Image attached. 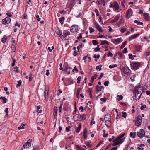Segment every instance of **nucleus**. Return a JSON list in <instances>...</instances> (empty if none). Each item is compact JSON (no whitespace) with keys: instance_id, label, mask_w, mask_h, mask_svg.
<instances>
[{"instance_id":"2f4dec72","label":"nucleus","mask_w":150,"mask_h":150,"mask_svg":"<svg viewBox=\"0 0 150 150\" xmlns=\"http://www.w3.org/2000/svg\"><path fill=\"white\" fill-rule=\"evenodd\" d=\"M65 20V18L64 17H62L59 18V20L60 23H61V25L63 24V22Z\"/></svg>"},{"instance_id":"69168bd1","label":"nucleus","mask_w":150,"mask_h":150,"mask_svg":"<svg viewBox=\"0 0 150 150\" xmlns=\"http://www.w3.org/2000/svg\"><path fill=\"white\" fill-rule=\"evenodd\" d=\"M79 110H81V111L82 112H83V111L84 110V109L83 108V107L81 106L79 108Z\"/></svg>"},{"instance_id":"dca6fc26","label":"nucleus","mask_w":150,"mask_h":150,"mask_svg":"<svg viewBox=\"0 0 150 150\" xmlns=\"http://www.w3.org/2000/svg\"><path fill=\"white\" fill-rule=\"evenodd\" d=\"M139 35V34L137 33L134 34L131 36L129 39V41H130L132 40L135 39Z\"/></svg>"},{"instance_id":"1a4fd4ad","label":"nucleus","mask_w":150,"mask_h":150,"mask_svg":"<svg viewBox=\"0 0 150 150\" xmlns=\"http://www.w3.org/2000/svg\"><path fill=\"white\" fill-rule=\"evenodd\" d=\"M135 93H139V94H142L143 91L142 89L140 87H135Z\"/></svg>"},{"instance_id":"412c9836","label":"nucleus","mask_w":150,"mask_h":150,"mask_svg":"<svg viewBox=\"0 0 150 150\" xmlns=\"http://www.w3.org/2000/svg\"><path fill=\"white\" fill-rule=\"evenodd\" d=\"M83 136L85 139H87V131L86 128H85L84 130Z\"/></svg>"},{"instance_id":"09e8293b","label":"nucleus","mask_w":150,"mask_h":150,"mask_svg":"<svg viewBox=\"0 0 150 150\" xmlns=\"http://www.w3.org/2000/svg\"><path fill=\"white\" fill-rule=\"evenodd\" d=\"M89 29L90 30V33L91 34L95 30L94 28H93L91 27H89Z\"/></svg>"},{"instance_id":"13d9d810","label":"nucleus","mask_w":150,"mask_h":150,"mask_svg":"<svg viewBox=\"0 0 150 150\" xmlns=\"http://www.w3.org/2000/svg\"><path fill=\"white\" fill-rule=\"evenodd\" d=\"M101 1V4H103V6H105V0H100Z\"/></svg>"},{"instance_id":"f257e3e1","label":"nucleus","mask_w":150,"mask_h":150,"mask_svg":"<svg viewBox=\"0 0 150 150\" xmlns=\"http://www.w3.org/2000/svg\"><path fill=\"white\" fill-rule=\"evenodd\" d=\"M125 133H123L120 136H118L113 141L114 142L112 144L113 146H115L121 144L124 141V138H122L124 136Z\"/></svg>"},{"instance_id":"5fc2aeb1","label":"nucleus","mask_w":150,"mask_h":150,"mask_svg":"<svg viewBox=\"0 0 150 150\" xmlns=\"http://www.w3.org/2000/svg\"><path fill=\"white\" fill-rule=\"evenodd\" d=\"M81 79V77L80 76H79L78 77V78L77 79V82L79 84L80 83Z\"/></svg>"},{"instance_id":"6e6552de","label":"nucleus","mask_w":150,"mask_h":150,"mask_svg":"<svg viewBox=\"0 0 150 150\" xmlns=\"http://www.w3.org/2000/svg\"><path fill=\"white\" fill-rule=\"evenodd\" d=\"M133 12L132 10L131 9H129L127 11L126 13V17L127 19H129L132 16Z\"/></svg>"},{"instance_id":"7ed1b4c3","label":"nucleus","mask_w":150,"mask_h":150,"mask_svg":"<svg viewBox=\"0 0 150 150\" xmlns=\"http://www.w3.org/2000/svg\"><path fill=\"white\" fill-rule=\"evenodd\" d=\"M140 65V63L139 62H133L131 64L132 69L134 70L137 69Z\"/></svg>"},{"instance_id":"aec40b11","label":"nucleus","mask_w":150,"mask_h":150,"mask_svg":"<svg viewBox=\"0 0 150 150\" xmlns=\"http://www.w3.org/2000/svg\"><path fill=\"white\" fill-rule=\"evenodd\" d=\"M31 146V143L26 142L23 145V147L25 149L30 147Z\"/></svg>"},{"instance_id":"de8ad7c7","label":"nucleus","mask_w":150,"mask_h":150,"mask_svg":"<svg viewBox=\"0 0 150 150\" xmlns=\"http://www.w3.org/2000/svg\"><path fill=\"white\" fill-rule=\"evenodd\" d=\"M92 43L94 45H96L98 44V43L97 40H92Z\"/></svg>"},{"instance_id":"473e14b6","label":"nucleus","mask_w":150,"mask_h":150,"mask_svg":"<svg viewBox=\"0 0 150 150\" xmlns=\"http://www.w3.org/2000/svg\"><path fill=\"white\" fill-rule=\"evenodd\" d=\"M106 44L108 45L109 44V43L107 41L104 40L101 41V43L100 45H103Z\"/></svg>"},{"instance_id":"37998d69","label":"nucleus","mask_w":150,"mask_h":150,"mask_svg":"<svg viewBox=\"0 0 150 150\" xmlns=\"http://www.w3.org/2000/svg\"><path fill=\"white\" fill-rule=\"evenodd\" d=\"M74 71L77 72L78 71V70L77 68V66H75L74 67V69L72 70V72H74Z\"/></svg>"},{"instance_id":"2eb2a0df","label":"nucleus","mask_w":150,"mask_h":150,"mask_svg":"<svg viewBox=\"0 0 150 150\" xmlns=\"http://www.w3.org/2000/svg\"><path fill=\"white\" fill-rule=\"evenodd\" d=\"M144 18V19L147 21H149L150 20V16L149 14L147 13H145L143 14Z\"/></svg>"},{"instance_id":"c85d7f7f","label":"nucleus","mask_w":150,"mask_h":150,"mask_svg":"<svg viewBox=\"0 0 150 150\" xmlns=\"http://www.w3.org/2000/svg\"><path fill=\"white\" fill-rule=\"evenodd\" d=\"M96 92H98L101 91L100 87L99 85H97L96 86Z\"/></svg>"},{"instance_id":"bf43d9fd","label":"nucleus","mask_w":150,"mask_h":150,"mask_svg":"<svg viewBox=\"0 0 150 150\" xmlns=\"http://www.w3.org/2000/svg\"><path fill=\"white\" fill-rule=\"evenodd\" d=\"M146 107V105H144L141 107L140 109L141 110H143Z\"/></svg>"},{"instance_id":"338daca9","label":"nucleus","mask_w":150,"mask_h":150,"mask_svg":"<svg viewBox=\"0 0 150 150\" xmlns=\"http://www.w3.org/2000/svg\"><path fill=\"white\" fill-rule=\"evenodd\" d=\"M59 13L61 14H64L66 13V11L64 10H62V11H60Z\"/></svg>"},{"instance_id":"a211bd4d","label":"nucleus","mask_w":150,"mask_h":150,"mask_svg":"<svg viewBox=\"0 0 150 150\" xmlns=\"http://www.w3.org/2000/svg\"><path fill=\"white\" fill-rule=\"evenodd\" d=\"M120 15L118 14L115 17L114 19L111 21L112 23H114L117 22L120 18Z\"/></svg>"},{"instance_id":"58836bf2","label":"nucleus","mask_w":150,"mask_h":150,"mask_svg":"<svg viewBox=\"0 0 150 150\" xmlns=\"http://www.w3.org/2000/svg\"><path fill=\"white\" fill-rule=\"evenodd\" d=\"M127 43V41H125L122 44L121 46L120 47V49H123Z\"/></svg>"},{"instance_id":"a878e982","label":"nucleus","mask_w":150,"mask_h":150,"mask_svg":"<svg viewBox=\"0 0 150 150\" xmlns=\"http://www.w3.org/2000/svg\"><path fill=\"white\" fill-rule=\"evenodd\" d=\"M81 123H79V126L78 127L77 129H76V132L77 133H79L80 132V131L81 129Z\"/></svg>"},{"instance_id":"0e129e2a","label":"nucleus","mask_w":150,"mask_h":150,"mask_svg":"<svg viewBox=\"0 0 150 150\" xmlns=\"http://www.w3.org/2000/svg\"><path fill=\"white\" fill-rule=\"evenodd\" d=\"M126 31V28H122L121 29L120 31L122 33H124Z\"/></svg>"},{"instance_id":"774afa93","label":"nucleus","mask_w":150,"mask_h":150,"mask_svg":"<svg viewBox=\"0 0 150 150\" xmlns=\"http://www.w3.org/2000/svg\"><path fill=\"white\" fill-rule=\"evenodd\" d=\"M120 56V58H122V54L121 52H119L117 53Z\"/></svg>"},{"instance_id":"ddd939ff","label":"nucleus","mask_w":150,"mask_h":150,"mask_svg":"<svg viewBox=\"0 0 150 150\" xmlns=\"http://www.w3.org/2000/svg\"><path fill=\"white\" fill-rule=\"evenodd\" d=\"M122 40L121 38H118L117 39H115L114 40V43L115 44H117L121 42Z\"/></svg>"},{"instance_id":"603ef678","label":"nucleus","mask_w":150,"mask_h":150,"mask_svg":"<svg viewBox=\"0 0 150 150\" xmlns=\"http://www.w3.org/2000/svg\"><path fill=\"white\" fill-rule=\"evenodd\" d=\"M122 117L124 118H126V117L127 113L123 111L122 112Z\"/></svg>"},{"instance_id":"4468645a","label":"nucleus","mask_w":150,"mask_h":150,"mask_svg":"<svg viewBox=\"0 0 150 150\" xmlns=\"http://www.w3.org/2000/svg\"><path fill=\"white\" fill-rule=\"evenodd\" d=\"M58 111L57 107L55 106L53 108V115L54 118L55 119L57 117V113Z\"/></svg>"},{"instance_id":"f03ea898","label":"nucleus","mask_w":150,"mask_h":150,"mask_svg":"<svg viewBox=\"0 0 150 150\" xmlns=\"http://www.w3.org/2000/svg\"><path fill=\"white\" fill-rule=\"evenodd\" d=\"M86 117V115L85 114L81 115L76 114L74 117V119L75 121H78L80 120H84Z\"/></svg>"},{"instance_id":"bb28decb","label":"nucleus","mask_w":150,"mask_h":150,"mask_svg":"<svg viewBox=\"0 0 150 150\" xmlns=\"http://www.w3.org/2000/svg\"><path fill=\"white\" fill-rule=\"evenodd\" d=\"M141 94H139V93H135V96L137 100H139V99L140 97L141 96Z\"/></svg>"},{"instance_id":"c9c22d12","label":"nucleus","mask_w":150,"mask_h":150,"mask_svg":"<svg viewBox=\"0 0 150 150\" xmlns=\"http://www.w3.org/2000/svg\"><path fill=\"white\" fill-rule=\"evenodd\" d=\"M11 48L13 52H14L16 51V47L14 44H13L11 47Z\"/></svg>"},{"instance_id":"39448f33","label":"nucleus","mask_w":150,"mask_h":150,"mask_svg":"<svg viewBox=\"0 0 150 150\" xmlns=\"http://www.w3.org/2000/svg\"><path fill=\"white\" fill-rule=\"evenodd\" d=\"M142 118L140 116H138L136 119L135 125L137 126H139L141 125L142 122Z\"/></svg>"},{"instance_id":"9d476101","label":"nucleus","mask_w":150,"mask_h":150,"mask_svg":"<svg viewBox=\"0 0 150 150\" xmlns=\"http://www.w3.org/2000/svg\"><path fill=\"white\" fill-rule=\"evenodd\" d=\"M113 8L114 10H118L119 8V6L118 3L115 1L113 2Z\"/></svg>"},{"instance_id":"cd10ccee","label":"nucleus","mask_w":150,"mask_h":150,"mask_svg":"<svg viewBox=\"0 0 150 150\" xmlns=\"http://www.w3.org/2000/svg\"><path fill=\"white\" fill-rule=\"evenodd\" d=\"M134 22L136 23L137 25H143V23L142 22H140L139 21L135 20L134 21Z\"/></svg>"},{"instance_id":"393cba45","label":"nucleus","mask_w":150,"mask_h":150,"mask_svg":"<svg viewBox=\"0 0 150 150\" xmlns=\"http://www.w3.org/2000/svg\"><path fill=\"white\" fill-rule=\"evenodd\" d=\"M26 125V124L22 123L20 126L19 127H18V130H21V129H24V127Z\"/></svg>"},{"instance_id":"a18cd8bd","label":"nucleus","mask_w":150,"mask_h":150,"mask_svg":"<svg viewBox=\"0 0 150 150\" xmlns=\"http://www.w3.org/2000/svg\"><path fill=\"white\" fill-rule=\"evenodd\" d=\"M94 11H95V12L96 13V15L97 16H99V11L97 9H95V10H94Z\"/></svg>"},{"instance_id":"c756f323","label":"nucleus","mask_w":150,"mask_h":150,"mask_svg":"<svg viewBox=\"0 0 150 150\" xmlns=\"http://www.w3.org/2000/svg\"><path fill=\"white\" fill-rule=\"evenodd\" d=\"M64 71H67V70L68 67V64L67 63H65L64 64Z\"/></svg>"},{"instance_id":"4c0bfd02","label":"nucleus","mask_w":150,"mask_h":150,"mask_svg":"<svg viewBox=\"0 0 150 150\" xmlns=\"http://www.w3.org/2000/svg\"><path fill=\"white\" fill-rule=\"evenodd\" d=\"M117 97L118 98L117 100L118 101H120L121 100H122L123 98V97L121 95H118L117 96Z\"/></svg>"},{"instance_id":"49530a36","label":"nucleus","mask_w":150,"mask_h":150,"mask_svg":"<svg viewBox=\"0 0 150 150\" xmlns=\"http://www.w3.org/2000/svg\"><path fill=\"white\" fill-rule=\"evenodd\" d=\"M102 65H100L99 66H97L96 67V69L97 70L99 69V71H100L102 70V69L101 67H102Z\"/></svg>"},{"instance_id":"864d4df0","label":"nucleus","mask_w":150,"mask_h":150,"mask_svg":"<svg viewBox=\"0 0 150 150\" xmlns=\"http://www.w3.org/2000/svg\"><path fill=\"white\" fill-rule=\"evenodd\" d=\"M21 80H19L18 81V84L16 85V87H17L18 86H20L21 84Z\"/></svg>"},{"instance_id":"79ce46f5","label":"nucleus","mask_w":150,"mask_h":150,"mask_svg":"<svg viewBox=\"0 0 150 150\" xmlns=\"http://www.w3.org/2000/svg\"><path fill=\"white\" fill-rule=\"evenodd\" d=\"M117 67V65L116 64H114L113 65H110L109 66V68L110 69H112L114 67Z\"/></svg>"},{"instance_id":"a19ab883","label":"nucleus","mask_w":150,"mask_h":150,"mask_svg":"<svg viewBox=\"0 0 150 150\" xmlns=\"http://www.w3.org/2000/svg\"><path fill=\"white\" fill-rule=\"evenodd\" d=\"M57 34L59 35L60 37L62 38V37L63 35H62V33L59 30H57Z\"/></svg>"},{"instance_id":"20e7f679","label":"nucleus","mask_w":150,"mask_h":150,"mask_svg":"<svg viewBox=\"0 0 150 150\" xmlns=\"http://www.w3.org/2000/svg\"><path fill=\"white\" fill-rule=\"evenodd\" d=\"M79 30V26L76 25H74L72 26L70 28V31L73 33L77 32Z\"/></svg>"},{"instance_id":"0eeeda50","label":"nucleus","mask_w":150,"mask_h":150,"mask_svg":"<svg viewBox=\"0 0 150 150\" xmlns=\"http://www.w3.org/2000/svg\"><path fill=\"white\" fill-rule=\"evenodd\" d=\"M11 21V19L9 18L6 17L5 18L2 19V23L3 24L5 25L9 23Z\"/></svg>"},{"instance_id":"f704fd0d","label":"nucleus","mask_w":150,"mask_h":150,"mask_svg":"<svg viewBox=\"0 0 150 150\" xmlns=\"http://www.w3.org/2000/svg\"><path fill=\"white\" fill-rule=\"evenodd\" d=\"M91 142V141L86 142L85 144L89 147H91L92 145L90 144Z\"/></svg>"},{"instance_id":"680f3d73","label":"nucleus","mask_w":150,"mask_h":150,"mask_svg":"<svg viewBox=\"0 0 150 150\" xmlns=\"http://www.w3.org/2000/svg\"><path fill=\"white\" fill-rule=\"evenodd\" d=\"M145 55L147 56H148L150 55V52L148 50L145 52Z\"/></svg>"},{"instance_id":"e2e57ef3","label":"nucleus","mask_w":150,"mask_h":150,"mask_svg":"<svg viewBox=\"0 0 150 150\" xmlns=\"http://www.w3.org/2000/svg\"><path fill=\"white\" fill-rule=\"evenodd\" d=\"M107 56L108 57H112L113 56V54L110 52H109Z\"/></svg>"},{"instance_id":"f8f14e48","label":"nucleus","mask_w":150,"mask_h":150,"mask_svg":"<svg viewBox=\"0 0 150 150\" xmlns=\"http://www.w3.org/2000/svg\"><path fill=\"white\" fill-rule=\"evenodd\" d=\"M111 119V115L110 114H107L105 115V122L107 121H108L110 122V120Z\"/></svg>"},{"instance_id":"8fccbe9b","label":"nucleus","mask_w":150,"mask_h":150,"mask_svg":"<svg viewBox=\"0 0 150 150\" xmlns=\"http://www.w3.org/2000/svg\"><path fill=\"white\" fill-rule=\"evenodd\" d=\"M99 45H98L97 47H96L94 49V51L95 52L98 51L100 50V48H99Z\"/></svg>"},{"instance_id":"3c124183","label":"nucleus","mask_w":150,"mask_h":150,"mask_svg":"<svg viewBox=\"0 0 150 150\" xmlns=\"http://www.w3.org/2000/svg\"><path fill=\"white\" fill-rule=\"evenodd\" d=\"M39 147V146L38 145H35L34 146L33 150H37L38 149Z\"/></svg>"},{"instance_id":"72a5a7b5","label":"nucleus","mask_w":150,"mask_h":150,"mask_svg":"<svg viewBox=\"0 0 150 150\" xmlns=\"http://www.w3.org/2000/svg\"><path fill=\"white\" fill-rule=\"evenodd\" d=\"M14 71L16 73H18L19 72V68L18 67H16L14 68Z\"/></svg>"},{"instance_id":"052dcab7","label":"nucleus","mask_w":150,"mask_h":150,"mask_svg":"<svg viewBox=\"0 0 150 150\" xmlns=\"http://www.w3.org/2000/svg\"><path fill=\"white\" fill-rule=\"evenodd\" d=\"M110 82L108 81H105L104 82V84L105 86H108Z\"/></svg>"},{"instance_id":"b1692460","label":"nucleus","mask_w":150,"mask_h":150,"mask_svg":"<svg viewBox=\"0 0 150 150\" xmlns=\"http://www.w3.org/2000/svg\"><path fill=\"white\" fill-rule=\"evenodd\" d=\"M136 50L138 51H140L142 50V47L140 45H136L135 46Z\"/></svg>"},{"instance_id":"4d7b16f0","label":"nucleus","mask_w":150,"mask_h":150,"mask_svg":"<svg viewBox=\"0 0 150 150\" xmlns=\"http://www.w3.org/2000/svg\"><path fill=\"white\" fill-rule=\"evenodd\" d=\"M6 40H7V38H6L3 37L1 41L2 42H3V43H4L6 42Z\"/></svg>"},{"instance_id":"9b49d317","label":"nucleus","mask_w":150,"mask_h":150,"mask_svg":"<svg viewBox=\"0 0 150 150\" xmlns=\"http://www.w3.org/2000/svg\"><path fill=\"white\" fill-rule=\"evenodd\" d=\"M94 25L97 29L100 32H103L100 26L97 23H94Z\"/></svg>"},{"instance_id":"c03bdc74","label":"nucleus","mask_w":150,"mask_h":150,"mask_svg":"<svg viewBox=\"0 0 150 150\" xmlns=\"http://www.w3.org/2000/svg\"><path fill=\"white\" fill-rule=\"evenodd\" d=\"M136 75H134L133 76H132L131 77H130V79L133 82L134 81L135 79H134L136 77Z\"/></svg>"},{"instance_id":"4be33fe9","label":"nucleus","mask_w":150,"mask_h":150,"mask_svg":"<svg viewBox=\"0 0 150 150\" xmlns=\"http://www.w3.org/2000/svg\"><path fill=\"white\" fill-rule=\"evenodd\" d=\"M63 109L64 111H68L69 110V105L67 103H65L64 107Z\"/></svg>"},{"instance_id":"6e6d98bb","label":"nucleus","mask_w":150,"mask_h":150,"mask_svg":"<svg viewBox=\"0 0 150 150\" xmlns=\"http://www.w3.org/2000/svg\"><path fill=\"white\" fill-rule=\"evenodd\" d=\"M123 21V20L122 19H120L118 22V25L120 26V25Z\"/></svg>"},{"instance_id":"ea45409f","label":"nucleus","mask_w":150,"mask_h":150,"mask_svg":"<svg viewBox=\"0 0 150 150\" xmlns=\"http://www.w3.org/2000/svg\"><path fill=\"white\" fill-rule=\"evenodd\" d=\"M96 77H97V75H95L93 76H92V77L91 79V81L92 83H93L94 79H96Z\"/></svg>"},{"instance_id":"e433bc0d","label":"nucleus","mask_w":150,"mask_h":150,"mask_svg":"<svg viewBox=\"0 0 150 150\" xmlns=\"http://www.w3.org/2000/svg\"><path fill=\"white\" fill-rule=\"evenodd\" d=\"M103 136L104 137H107L108 136V133H106V131L105 130H103Z\"/></svg>"},{"instance_id":"423d86ee","label":"nucleus","mask_w":150,"mask_h":150,"mask_svg":"<svg viewBox=\"0 0 150 150\" xmlns=\"http://www.w3.org/2000/svg\"><path fill=\"white\" fill-rule=\"evenodd\" d=\"M137 134L139 137L141 138L145 136V132L143 129H141L137 133Z\"/></svg>"},{"instance_id":"f3484780","label":"nucleus","mask_w":150,"mask_h":150,"mask_svg":"<svg viewBox=\"0 0 150 150\" xmlns=\"http://www.w3.org/2000/svg\"><path fill=\"white\" fill-rule=\"evenodd\" d=\"M48 90L46 89L44 92L45 98L46 101H47L48 99Z\"/></svg>"},{"instance_id":"7c9ffc66","label":"nucleus","mask_w":150,"mask_h":150,"mask_svg":"<svg viewBox=\"0 0 150 150\" xmlns=\"http://www.w3.org/2000/svg\"><path fill=\"white\" fill-rule=\"evenodd\" d=\"M0 99L3 100V103H6L7 100V99L5 97H1L0 98Z\"/></svg>"},{"instance_id":"5701e85b","label":"nucleus","mask_w":150,"mask_h":150,"mask_svg":"<svg viewBox=\"0 0 150 150\" xmlns=\"http://www.w3.org/2000/svg\"><path fill=\"white\" fill-rule=\"evenodd\" d=\"M82 89L81 88H79L77 89L76 92V96L77 98H79L80 93L82 92Z\"/></svg>"},{"instance_id":"6ab92c4d","label":"nucleus","mask_w":150,"mask_h":150,"mask_svg":"<svg viewBox=\"0 0 150 150\" xmlns=\"http://www.w3.org/2000/svg\"><path fill=\"white\" fill-rule=\"evenodd\" d=\"M123 70L124 72L127 74H128L130 71L129 69L127 67H124L123 68Z\"/></svg>"}]
</instances>
